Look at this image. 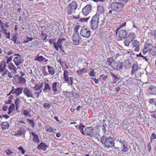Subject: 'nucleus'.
Instances as JSON below:
<instances>
[{"label": "nucleus", "mask_w": 156, "mask_h": 156, "mask_svg": "<svg viewBox=\"0 0 156 156\" xmlns=\"http://www.w3.org/2000/svg\"><path fill=\"white\" fill-rule=\"evenodd\" d=\"M114 140V139L112 137L108 136L105 135L101 137V142L105 147L108 149L113 147H115Z\"/></svg>", "instance_id": "f257e3e1"}, {"label": "nucleus", "mask_w": 156, "mask_h": 156, "mask_svg": "<svg viewBox=\"0 0 156 156\" xmlns=\"http://www.w3.org/2000/svg\"><path fill=\"white\" fill-rule=\"evenodd\" d=\"M125 5L121 2H113L110 4V7L111 10H110L109 13H112L114 12L119 13L121 12L123 10V8Z\"/></svg>", "instance_id": "f03ea898"}, {"label": "nucleus", "mask_w": 156, "mask_h": 156, "mask_svg": "<svg viewBox=\"0 0 156 156\" xmlns=\"http://www.w3.org/2000/svg\"><path fill=\"white\" fill-rule=\"evenodd\" d=\"M115 144L117 147H115L117 149H121L122 151L123 152H126L129 148L128 147V144L126 141L119 138L116 140Z\"/></svg>", "instance_id": "7ed1b4c3"}, {"label": "nucleus", "mask_w": 156, "mask_h": 156, "mask_svg": "<svg viewBox=\"0 0 156 156\" xmlns=\"http://www.w3.org/2000/svg\"><path fill=\"white\" fill-rule=\"evenodd\" d=\"M77 4L75 2H73L69 4L67 7L66 11L67 13L69 15L73 14L76 13Z\"/></svg>", "instance_id": "20e7f679"}, {"label": "nucleus", "mask_w": 156, "mask_h": 156, "mask_svg": "<svg viewBox=\"0 0 156 156\" xmlns=\"http://www.w3.org/2000/svg\"><path fill=\"white\" fill-rule=\"evenodd\" d=\"M90 25L91 29L96 30L98 25V15L96 14L94 16L90 22Z\"/></svg>", "instance_id": "39448f33"}, {"label": "nucleus", "mask_w": 156, "mask_h": 156, "mask_svg": "<svg viewBox=\"0 0 156 156\" xmlns=\"http://www.w3.org/2000/svg\"><path fill=\"white\" fill-rule=\"evenodd\" d=\"M73 43L74 45H78L80 44H82L83 42L81 39V37L80 35L78 32L76 31L74 33L73 36Z\"/></svg>", "instance_id": "423d86ee"}, {"label": "nucleus", "mask_w": 156, "mask_h": 156, "mask_svg": "<svg viewBox=\"0 0 156 156\" xmlns=\"http://www.w3.org/2000/svg\"><path fill=\"white\" fill-rule=\"evenodd\" d=\"M23 89V87H17L16 88L14 86H12V90L8 94L7 96L11 95V94H15L17 96H18L22 93Z\"/></svg>", "instance_id": "0eeeda50"}, {"label": "nucleus", "mask_w": 156, "mask_h": 156, "mask_svg": "<svg viewBox=\"0 0 156 156\" xmlns=\"http://www.w3.org/2000/svg\"><path fill=\"white\" fill-rule=\"evenodd\" d=\"M136 36L134 33H131L127 37L125 41L124 42L125 45L128 46L130 43L132 42V40Z\"/></svg>", "instance_id": "6e6552de"}, {"label": "nucleus", "mask_w": 156, "mask_h": 156, "mask_svg": "<svg viewBox=\"0 0 156 156\" xmlns=\"http://www.w3.org/2000/svg\"><path fill=\"white\" fill-rule=\"evenodd\" d=\"M127 34L126 30H119L118 32L116 31V35L118 37V40L119 41H122L125 38Z\"/></svg>", "instance_id": "1a4fd4ad"}, {"label": "nucleus", "mask_w": 156, "mask_h": 156, "mask_svg": "<svg viewBox=\"0 0 156 156\" xmlns=\"http://www.w3.org/2000/svg\"><path fill=\"white\" fill-rule=\"evenodd\" d=\"M123 65L122 63L115 61L112 63V67L114 70L118 71L123 68Z\"/></svg>", "instance_id": "9d476101"}, {"label": "nucleus", "mask_w": 156, "mask_h": 156, "mask_svg": "<svg viewBox=\"0 0 156 156\" xmlns=\"http://www.w3.org/2000/svg\"><path fill=\"white\" fill-rule=\"evenodd\" d=\"M90 30L89 28H83L80 31V34L84 37L88 38L91 35Z\"/></svg>", "instance_id": "9b49d317"}, {"label": "nucleus", "mask_w": 156, "mask_h": 156, "mask_svg": "<svg viewBox=\"0 0 156 156\" xmlns=\"http://www.w3.org/2000/svg\"><path fill=\"white\" fill-rule=\"evenodd\" d=\"M94 131V129L91 127H86L83 134L84 136H87L88 137H91L93 136V133Z\"/></svg>", "instance_id": "f8f14e48"}, {"label": "nucleus", "mask_w": 156, "mask_h": 156, "mask_svg": "<svg viewBox=\"0 0 156 156\" xmlns=\"http://www.w3.org/2000/svg\"><path fill=\"white\" fill-rule=\"evenodd\" d=\"M98 25L101 27L105 26L107 25L108 21L107 20L105 16H99L98 15Z\"/></svg>", "instance_id": "ddd939ff"}, {"label": "nucleus", "mask_w": 156, "mask_h": 156, "mask_svg": "<svg viewBox=\"0 0 156 156\" xmlns=\"http://www.w3.org/2000/svg\"><path fill=\"white\" fill-rule=\"evenodd\" d=\"M92 9V6L90 4L86 5L82 9V12L85 16L87 15L90 12Z\"/></svg>", "instance_id": "4468645a"}, {"label": "nucleus", "mask_w": 156, "mask_h": 156, "mask_svg": "<svg viewBox=\"0 0 156 156\" xmlns=\"http://www.w3.org/2000/svg\"><path fill=\"white\" fill-rule=\"evenodd\" d=\"M147 93L151 95H156V87L151 85L149 86L147 90Z\"/></svg>", "instance_id": "2eb2a0df"}, {"label": "nucleus", "mask_w": 156, "mask_h": 156, "mask_svg": "<svg viewBox=\"0 0 156 156\" xmlns=\"http://www.w3.org/2000/svg\"><path fill=\"white\" fill-rule=\"evenodd\" d=\"M132 44L133 47L135 48L134 50L135 51L138 52L140 50V43L138 41L136 40H133V39L132 42Z\"/></svg>", "instance_id": "dca6fc26"}, {"label": "nucleus", "mask_w": 156, "mask_h": 156, "mask_svg": "<svg viewBox=\"0 0 156 156\" xmlns=\"http://www.w3.org/2000/svg\"><path fill=\"white\" fill-rule=\"evenodd\" d=\"M59 83L57 82H54L52 84V90L56 93L55 94L58 93L60 90L59 88Z\"/></svg>", "instance_id": "f3484780"}, {"label": "nucleus", "mask_w": 156, "mask_h": 156, "mask_svg": "<svg viewBox=\"0 0 156 156\" xmlns=\"http://www.w3.org/2000/svg\"><path fill=\"white\" fill-rule=\"evenodd\" d=\"M23 92L24 94L28 97L34 98L32 92L27 87H26L24 88Z\"/></svg>", "instance_id": "a211bd4d"}, {"label": "nucleus", "mask_w": 156, "mask_h": 156, "mask_svg": "<svg viewBox=\"0 0 156 156\" xmlns=\"http://www.w3.org/2000/svg\"><path fill=\"white\" fill-rule=\"evenodd\" d=\"M2 60L0 62V73L3 72L5 69L6 62L4 59H2Z\"/></svg>", "instance_id": "6ab92c4d"}, {"label": "nucleus", "mask_w": 156, "mask_h": 156, "mask_svg": "<svg viewBox=\"0 0 156 156\" xmlns=\"http://www.w3.org/2000/svg\"><path fill=\"white\" fill-rule=\"evenodd\" d=\"M13 60L16 65L17 66H19L22 62L21 56L15 57Z\"/></svg>", "instance_id": "aec40b11"}, {"label": "nucleus", "mask_w": 156, "mask_h": 156, "mask_svg": "<svg viewBox=\"0 0 156 156\" xmlns=\"http://www.w3.org/2000/svg\"><path fill=\"white\" fill-rule=\"evenodd\" d=\"M8 67L12 73L14 74L16 73V70L17 69L13 63H10L8 64Z\"/></svg>", "instance_id": "412c9836"}, {"label": "nucleus", "mask_w": 156, "mask_h": 156, "mask_svg": "<svg viewBox=\"0 0 156 156\" xmlns=\"http://www.w3.org/2000/svg\"><path fill=\"white\" fill-rule=\"evenodd\" d=\"M48 147V146L42 142L38 145L37 148L38 150H42L45 151L46 150Z\"/></svg>", "instance_id": "4be33fe9"}, {"label": "nucleus", "mask_w": 156, "mask_h": 156, "mask_svg": "<svg viewBox=\"0 0 156 156\" xmlns=\"http://www.w3.org/2000/svg\"><path fill=\"white\" fill-rule=\"evenodd\" d=\"M44 84L45 86L43 90L44 92L45 93L49 92L51 89L50 86L48 83H45Z\"/></svg>", "instance_id": "5701e85b"}, {"label": "nucleus", "mask_w": 156, "mask_h": 156, "mask_svg": "<svg viewBox=\"0 0 156 156\" xmlns=\"http://www.w3.org/2000/svg\"><path fill=\"white\" fill-rule=\"evenodd\" d=\"M48 72L50 75H53L55 73V71L54 68L49 65L47 66Z\"/></svg>", "instance_id": "b1692460"}, {"label": "nucleus", "mask_w": 156, "mask_h": 156, "mask_svg": "<svg viewBox=\"0 0 156 156\" xmlns=\"http://www.w3.org/2000/svg\"><path fill=\"white\" fill-rule=\"evenodd\" d=\"M1 128L3 130L5 129H8L9 127V123L7 122H2L1 125Z\"/></svg>", "instance_id": "393cba45"}, {"label": "nucleus", "mask_w": 156, "mask_h": 156, "mask_svg": "<svg viewBox=\"0 0 156 156\" xmlns=\"http://www.w3.org/2000/svg\"><path fill=\"white\" fill-rule=\"evenodd\" d=\"M45 129L46 131L49 132H55V131H56V128H53L52 127L49 126H46L45 127Z\"/></svg>", "instance_id": "a878e982"}, {"label": "nucleus", "mask_w": 156, "mask_h": 156, "mask_svg": "<svg viewBox=\"0 0 156 156\" xmlns=\"http://www.w3.org/2000/svg\"><path fill=\"white\" fill-rule=\"evenodd\" d=\"M111 76L113 77V78H114L113 80V83H116L118 81L119 79V75H115L113 73H111Z\"/></svg>", "instance_id": "bb28decb"}, {"label": "nucleus", "mask_w": 156, "mask_h": 156, "mask_svg": "<svg viewBox=\"0 0 156 156\" xmlns=\"http://www.w3.org/2000/svg\"><path fill=\"white\" fill-rule=\"evenodd\" d=\"M22 102L20 98L18 97L17 98L15 101V104L16 105V109L17 110L19 108V104Z\"/></svg>", "instance_id": "cd10ccee"}, {"label": "nucleus", "mask_w": 156, "mask_h": 156, "mask_svg": "<svg viewBox=\"0 0 156 156\" xmlns=\"http://www.w3.org/2000/svg\"><path fill=\"white\" fill-rule=\"evenodd\" d=\"M132 70L131 72V75H133V74L138 69V66L136 64H133L132 66Z\"/></svg>", "instance_id": "c85d7f7f"}, {"label": "nucleus", "mask_w": 156, "mask_h": 156, "mask_svg": "<svg viewBox=\"0 0 156 156\" xmlns=\"http://www.w3.org/2000/svg\"><path fill=\"white\" fill-rule=\"evenodd\" d=\"M16 76H18V78L19 82L21 84H23L25 83L26 80L24 78L22 77L21 76H20L18 75H16Z\"/></svg>", "instance_id": "c756f323"}, {"label": "nucleus", "mask_w": 156, "mask_h": 156, "mask_svg": "<svg viewBox=\"0 0 156 156\" xmlns=\"http://www.w3.org/2000/svg\"><path fill=\"white\" fill-rule=\"evenodd\" d=\"M153 46L152 44L150 43H147L145 44L144 45V48H146V49H147L149 51H151L152 48H153Z\"/></svg>", "instance_id": "7c9ffc66"}, {"label": "nucleus", "mask_w": 156, "mask_h": 156, "mask_svg": "<svg viewBox=\"0 0 156 156\" xmlns=\"http://www.w3.org/2000/svg\"><path fill=\"white\" fill-rule=\"evenodd\" d=\"M39 61H41L42 62L44 61L45 62H47L48 61V59L46 58L43 57L42 56H38L36 59Z\"/></svg>", "instance_id": "2f4dec72"}, {"label": "nucleus", "mask_w": 156, "mask_h": 156, "mask_svg": "<svg viewBox=\"0 0 156 156\" xmlns=\"http://www.w3.org/2000/svg\"><path fill=\"white\" fill-rule=\"evenodd\" d=\"M87 71L85 69H81L77 70L76 73L78 75H80L82 73H87Z\"/></svg>", "instance_id": "473e14b6"}, {"label": "nucleus", "mask_w": 156, "mask_h": 156, "mask_svg": "<svg viewBox=\"0 0 156 156\" xmlns=\"http://www.w3.org/2000/svg\"><path fill=\"white\" fill-rule=\"evenodd\" d=\"M93 135L91 137L92 138H95L98 139V140H99V133L97 132L94 131L93 133Z\"/></svg>", "instance_id": "72a5a7b5"}, {"label": "nucleus", "mask_w": 156, "mask_h": 156, "mask_svg": "<svg viewBox=\"0 0 156 156\" xmlns=\"http://www.w3.org/2000/svg\"><path fill=\"white\" fill-rule=\"evenodd\" d=\"M150 53L152 56L156 55V45L155 47L153 46Z\"/></svg>", "instance_id": "f704fd0d"}, {"label": "nucleus", "mask_w": 156, "mask_h": 156, "mask_svg": "<svg viewBox=\"0 0 156 156\" xmlns=\"http://www.w3.org/2000/svg\"><path fill=\"white\" fill-rule=\"evenodd\" d=\"M85 126L83 125L82 123H80L78 129L80 130V132L82 134H84V131L83 130V128Z\"/></svg>", "instance_id": "c9c22d12"}, {"label": "nucleus", "mask_w": 156, "mask_h": 156, "mask_svg": "<svg viewBox=\"0 0 156 156\" xmlns=\"http://www.w3.org/2000/svg\"><path fill=\"white\" fill-rule=\"evenodd\" d=\"M97 11L99 13H102L104 12V9L102 6H99L98 7Z\"/></svg>", "instance_id": "e433bc0d"}, {"label": "nucleus", "mask_w": 156, "mask_h": 156, "mask_svg": "<svg viewBox=\"0 0 156 156\" xmlns=\"http://www.w3.org/2000/svg\"><path fill=\"white\" fill-rule=\"evenodd\" d=\"M9 96V99L6 101H5V103L6 104H11V102H12V99L13 98V96L12 95H10Z\"/></svg>", "instance_id": "4c0bfd02"}, {"label": "nucleus", "mask_w": 156, "mask_h": 156, "mask_svg": "<svg viewBox=\"0 0 156 156\" xmlns=\"http://www.w3.org/2000/svg\"><path fill=\"white\" fill-rule=\"evenodd\" d=\"M33 140L34 142L36 144H38L40 142L38 136L36 137H34Z\"/></svg>", "instance_id": "58836bf2"}, {"label": "nucleus", "mask_w": 156, "mask_h": 156, "mask_svg": "<svg viewBox=\"0 0 156 156\" xmlns=\"http://www.w3.org/2000/svg\"><path fill=\"white\" fill-rule=\"evenodd\" d=\"M54 46L55 48L57 51H58L59 50V48H61V47L59 45V44L57 42H54L53 43Z\"/></svg>", "instance_id": "ea45409f"}, {"label": "nucleus", "mask_w": 156, "mask_h": 156, "mask_svg": "<svg viewBox=\"0 0 156 156\" xmlns=\"http://www.w3.org/2000/svg\"><path fill=\"white\" fill-rule=\"evenodd\" d=\"M66 40L65 38H63V39H61L60 38H59L58 40L57 43L59 44V45L60 46L61 48L62 47V43L63 41H65Z\"/></svg>", "instance_id": "a19ab883"}, {"label": "nucleus", "mask_w": 156, "mask_h": 156, "mask_svg": "<svg viewBox=\"0 0 156 156\" xmlns=\"http://www.w3.org/2000/svg\"><path fill=\"white\" fill-rule=\"evenodd\" d=\"M108 76H105L103 75L100 76L99 78H102L103 80L105 82H107L108 81Z\"/></svg>", "instance_id": "79ce46f5"}, {"label": "nucleus", "mask_w": 156, "mask_h": 156, "mask_svg": "<svg viewBox=\"0 0 156 156\" xmlns=\"http://www.w3.org/2000/svg\"><path fill=\"white\" fill-rule=\"evenodd\" d=\"M90 17V16H89L87 18H81L79 20V21L82 23H83L84 22H87V20L89 19Z\"/></svg>", "instance_id": "37998d69"}, {"label": "nucleus", "mask_w": 156, "mask_h": 156, "mask_svg": "<svg viewBox=\"0 0 156 156\" xmlns=\"http://www.w3.org/2000/svg\"><path fill=\"white\" fill-rule=\"evenodd\" d=\"M33 38L32 37H26V39L24 40L23 41V43H27L29 41H32Z\"/></svg>", "instance_id": "c03bdc74"}, {"label": "nucleus", "mask_w": 156, "mask_h": 156, "mask_svg": "<svg viewBox=\"0 0 156 156\" xmlns=\"http://www.w3.org/2000/svg\"><path fill=\"white\" fill-rule=\"evenodd\" d=\"M27 121L28 122L30 125L32 127H34V124L33 119L30 120L29 119H27Z\"/></svg>", "instance_id": "a18cd8bd"}, {"label": "nucleus", "mask_w": 156, "mask_h": 156, "mask_svg": "<svg viewBox=\"0 0 156 156\" xmlns=\"http://www.w3.org/2000/svg\"><path fill=\"white\" fill-rule=\"evenodd\" d=\"M63 70L64 71V73H63L64 75V78H65L66 77H69V72L67 70H66L62 68Z\"/></svg>", "instance_id": "49530a36"}, {"label": "nucleus", "mask_w": 156, "mask_h": 156, "mask_svg": "<svg viewBox=\"0 0 156 156\" xmlns=\"http://www.w3.org/2000/svg\"><path fill=\"white\" fill-rule=\"evenodd\" d=\"M115 61L113 60V59L111 58H108L107 61V62L109 64V65H110L112 66V63L113 62H114Z\"/></svg>", "instance_id": "de8ad7c7"}, {"label": "nucleus", "mask_w": 156, "mask_h": 156, "mask_svg": "<svg viewBox=\"0 0 156 156\" xmlns=\"http://www.w3.org/2000/svg\"><path fill=\"white\" fill-rule=\"evenodd\" d=\"M5 30H3L5 33L7 35V36H6V37L7 38L9 39L10 38V33L9 31H8L6 29H5Z\"/></svg>", "instance_id": "09e8293b"}, {"label": "nucleus", "mask_w": 156, "mask_h": 156, "mask_svg": "<svg viewBox=\"0 0 156 156\" xmlns=\"http://www.w3.org/2000/svg\"><path fill=\"white\" fill-rule=\"evenodd\" d=\"M13 58V56H11L10 57L8 58V57L7 56H6V58H7V62L6 63L9 64L10 63H9L10 62L12 61V58Z\"/></svg>", "instance_id": "8fccbe9b"}, {"label": "nucleus", "mask_w": 156, "mask_h": 156, "mask_svg": "<svg viewBox=\"0 0 156 156\" xmlns=\"http://www.w3.org/2000/svg\"><path fill=\"white\" fill-rule=\"evenodd\" d=\"M94 69L92 70L89 74L90 76L94 77L95 76L96 73L94 72Z\"/></svg>", "instance_id": "3c124183"}, {"label": "nucleus", "mask_w": 156, "mask_h": 156, "mask_svg": "<svg viewBox=\"0 0 156 156\" xmlns=\"http://www.w3.org/2000/svg\"><path fill=\"white\" fill-rule=\"evenodd\" d=\"M42 73L44 76H47L48 75V73L45 70V67L43 66L42 68Z\"/></svg>", "instance_id": "603ef678"}, {"label": "nucleus", "mask_w": 156, "mask_h": 156, "mask_svg": "<svg viewBox=\"0 0 156 156\" xmlns=\"http://www.w3.org/2000/svg\"><path fill=\"white\" fill-rule=\"evenodd\" d=\"M129 127V125L126 124H125L123 123L122 126V128L123 129L125 130L128 129V128Z\"/></svg>", "instance_id": "864d4df0"}, {"label": "nucleus", "mask_w": 156, "mask_h": 156, "mask_svg": "<svg viewBox=\"0 0 156 156\" xmlns=\"http://www.w3.org/2000/svg\"><path fill=\"white\" fill-rule=\"evenodd\" d=\"M151 113V117L154 119H156V111L152 112Z\"/></svg>", "instance_id": "5fc2aeb1"}, {"label": "nucleus", "mask_w": 156, "mask_h": 156, "mask_svg": "<svg viewBox=\"0 0 156 156\" xmlns=\"http://www.w3.org/2000/svg\"><path fill=\"white\" fill-rule=\"evenodd\" d=\"M43 106L46 108H49L51 107V105L49 103H45L44 104Z\"/></svg>", "instance_id": "6e6d98bb"}, {"label": "nucleus", "mask_w": 156, "mask_h": 156, "mask_svg": "<svg viewBox=\"0 0 156 156\" xmlns=\"http://www.w3.org/2000/svg\"><path fill=\"white\" fill-rule=\"evenodd\" d=\"M126 22H125L121 24H120V25L119 27H118V28H117V29L116 30V31L117 32H118V30H119V29H120V28H121L122 27H124V26H125L126 25Z\"/></svg>", "instance_id": "4d7b16f0"}, {"label": "nucleus", "mask_w": 156, "mask_h": 156, "mask_svg": "<svg viewBox=\"0 0 156 156\" xmlns=\"http://www.w3.org/2000/svg\"><path fill=\"white\" fill-rule=\"evenodd\" d=\"M15 107V105L14 104H12L9 107V110L13 111Z\"/></svg>", "instance_id": "13d9d810"}, {"label": "nucleus", "mask_w": 156, "mask_h": 156, "mask_svg": "<svg viewBox=\"0 0 156 156\" xmlns=\"http://www.w3.org/2000/svg\"><path fill=\"white\" fill-rule=\"evenodd\" d=\"M23 114L25 116H28L30 114V113L28 111V110L27 109H25L24 111L23 112Z\"/></svg>", "instance_id": "bf43d9fd"}, {"label": "nucleus", "mask_w": 156, "mask_h": 156, "mask_svg": "<svg viewBox=\"0 0 156 156\" xmlns=\"http://www.w3.org/2000/svg\"><path fill=\"white\" fill-rule=\"evenodd\" d=\"M148 51H149L146 49V48H144L143 50V54L145 55H146L147 54Z\"/></svg>", "instance_id": "052dcab7"}, {"label": "nucleus", "mask_w": 156, "mask_h": 156, "mask_svg": "<svg viewBox=\"0 0 156 156\" xmlns=\"http://www.w3.org/2000/svg\"><path fill=\"white\" fill-rule=\"evenodd\" d=\"M65 81H66L69 84H71L72 83V82L69 80V77L64 78Z\"/></svg>", "instance_id": "680f3d73"}, {"label": "nucleus", "mask_w": 156, "mask_h": 156, "mask_svg": "<svg viewBox=\"0 0 156 156\" xmlns=\"http://www.w3.org/2000/svg\"><path fill=\"white\" fill-rule=\"evenodd\" d=\"M19 98L20 99H21L23 101L24 103H26L27 102L26 99L24 96H21L19 97Z\"/></svg>", "instance_id": "e2e57ef3"}, {"label": "nucleus", "mask_w": 156, "mask_h": 156, "mask_svg": "<svg viewBox=\"0 0 156 156\" xmlns=\"http://www.w3.org/2000/svg\"><path fill=\"white\" fill-rule=\"evenodd\" d=\"M156 139V135L154 133H152L151 134L150 140H154Z\"/></svg>", "instance_id": "0e129e2a"}, {"label": "nucleus", "mask_w": 156, "mask_h": 156, "mask_svg": "<svg viewBox=\"0 0 156 156\" xmlns=\"http://www.w3.org/2000/svg\"><path fill=\"white\" fill-rule=\"evenodd\" d=\"M5 70L4 71V72L2 73V76H5L6 74H8L9 71L5 69Z\"/></svg>", "instance_id": "69168bd1"}, {"label": "nucleus", "mask_w": 156, "mask_h": 156, "mask_svg": "<svg viewBox=\"0 0 156 156\" xmlns=\"http://www.w3.org/2000/svg\"><path fill=\"white\" fill-rule=\"evenodd\" d=\"M91 79L93 81H94L95 83L96 84H98L99 83V80L98 79H96V78H92Z\"/></svg>", "instance_id": "338daca9"}, {"label": "nucleus", "mask_w": 156, "mask_h": 156, "mask_svg": "<svg viewBox=\"0 0 156 156\" xmlns=\"http://www.w3.org/2000/svg\"><path fill=\"white\" fill-rule=\"evenodd\" d=\"M42 87V85H41V86H37L35 87V90L36 91H37L40 90Z\"/></svg>", "instance_id": "774afa93"}]
</instances>
